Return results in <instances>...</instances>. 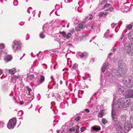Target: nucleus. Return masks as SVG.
<instances>
[{
    "mask_svg": "<svg viewBox=\"0 0 133 133\" xmlns=\"http://www.w3.org/2000/svg\"><path fill=\"white\" fill-rule=\"evenodd\" d=\"M118 67L117 71L116 70H113L111 74L113 77H122L126 75L127 71L126 65L124 63L119 62L118 63Z\"/></svg>",
    "mask_w": 133,
    "mask_h": 133,
    "instance_id": "nucleus-1",
    "label": "nucleus"
},
{
    "mask_svg": "<svg viewBox=\"0 0 133 133\" xmlns=\"http://www.w3.org/2000/svg\"><path fill=\"white\" fill-rule=\"evenodd\" d=\"M119 91H121L123 94L125 95L126 98H133V90L129 89L128 88H124L120 86L119 87Z\"/></svg>",
    "mask_w": 133,
    "mask_h": 133,
    "instance_id": "nucleus-2",
    "label": "nucleus"
},
{
    "mask_svg": "<svg viewBox=\"0 0 133 133\" xmlns=\"http://www.w3.org/2000/svg\"><path fill=\"white\" fill-rule=\"evenodd\" d=\"M115 94H114V96L115 97L113 101V104H112V108L114 109L117 110H120L123 108V106L122 105L121 103L120 102V99L117 98V99H119V101H117L116 100V97L117 96H116Z\"/></svg>",
    "mask_w": 133,
    "mask_h": 133,
    "instance_id": "nucleus-3",
    "label": "nucleus"
},
{
    "mask_svg": "<svg viewBox=\"0 0 133 133\" xmlns=\"http://www.w3.org/2000/svg\"><path fill=\"white\" fill-rule=\"evenodd\" d=\"M131 79L130 77H125L123 80V82L124 85V88H130L133 85V82L131 81Z\"/></svg>",
    "mask_w": 133,
    "mask_h": 133,
    "instance_id": "nucleus-4",
    "label": "nucleus"
},
{
    "mask_svg": "<svg viewBox=\"0 0 133 133\" xmlns=\"http://www.w3.org/2000/svg\"><path fill=\"white\" fill-rule=\"evenodd\" d=\"M123 50L128 54L131 52H132L133 54V43L131 42L129 43L128 42L124 44V48Z\"/></svg>",
    "mask_w": 133,
    "mask_h": 133,
    "instance_id": "nucleus-5",
    "label": "nucleus"
},
{
    "mask_svg": "<svg viewBox=\"0 0 133 133\" xmlns=\"http://www.w3.org/2000/svg\"><path fill=\"white\" fill-rule=\"evenodd\" d=\"M120 102L121 103L123 107L126 108L130 105V101L129 98H121L120 99Z\"/></svg>",
    "mask_w": 133,
    "mask_h": 133,
    "instance_id": "nucleus-6",
    "label": "nucleus"
},
{
    "mask_svg": "<svg viewBox=\"0 0 133 133\" xmlns=\"http://www.w3.org/2000/svg\"><path fill=\"white\" fill-rule=\"evenodd\" d=\"M16 118L10 119L7 124V127L9 129H13L16 124Z\"/></svg>",
    "mask_w": 133,
    "mask_h": 133,
    "instance_id": "nucleus-7",
    "label": "nucleus"
},
{
    "mask_svg": "<svg viewBox=\"0 0 133 133\" xmlns=\"http://www.w3.org/2000/svg\"><path fill=\"white\" fill-rule=\"evenodd\" d=\"M21 45V43L19 41L16 40L13 41L12 46L13 49L15 50V52H16V51L19 50L20 49Z\"/></svg>",
    "mask_w": 133,
    "mask_h": 133,
    "instance_id": "nucleus-8",
    "label": "nucleus"
},
{
    "mask_svg": "<svg viewBox=\"0 0 133 133\" xmlns=\"http://www.w3.org/2000/svg\"><path fill=\"white\" fill-rule=\"evenodd\" d=\"M132 127V125L129 121H127L124 124V128L127 131H129Z\"/></svg>",
    "mask_w": 133,
    "mask_h": 133,
    "instance_id": "nucleus-9",
    "label": "nucleus"
},
{
    "mask_svg": "<svg viewBox=\"0 0 133 133\" xmlns=\"http://www.w3.org/2000/svg\"><path fill=\"white\" fill-rule=\"evenodd\" d=\"M4 44H0V53L2 56H4L6 53L5 52Z\"/></svg>",
    "mask_w": 133,
    "mask_h": 133,
    "instance_id": "nucleus-10",
    "label": "nucleus"
},
{
    "mask_svg": "<svg viewBox=\"0 0 133 133\" xmlns=\"http://www.w3.org/2000/svg\"><path fill=\"white\" fill-rule=\"evenodd\" d=\"M78 55L81 58L85 59L88 56V54L87 52H85L83 53L80 52L78 53Z\"/></svg>",
    "mask_w": 133,
    "mask_h": 133,
    "instance_id": "nucleus-11",
    "label": "nucleus"
},
{
    "mask_svg": "<svg viewBox=\"0 0 133 133\" xmlns=\"http://www.w3.org/2000/svg\"><path fill=\"white\" fill-rule=\"evenodd\" d=\"M112 37V35L110 34L109 31V30H108L107 32H105L104 36V37L105 38H107L109 39Z\"/></svg>",
    "mask_w": 133,
    "mask_h": 133,
    "instance_id": "nucleus-12",
    "label": "nucleus"
},
{
    "mask_svg": "<svg viewBox=\"0 0 133 133\" xmlns=\"http://www.w3.org/2000/svg\"><path fill=\"white\" fill-rule=\"evenodd\" d=\"M60 33L65 38H66L67 39L69 38L71 35V34L70 33H68V34L66 35V33L64 31L60 32Z\"/></svg>",
    "mask_w": 133,
    "mask_h": 133,
    "instance_id": "nucleus-13",
    "label": "nucleus"
},
{
    "mask_svg": "<svg viewBox=\"0 0 133 133\" xmlns=\"http://www.w3.org/2000/svg\"><path fill=\"white\" fill-rule=\"evenodd\" d=\"M111 117L113 120L115 121H117V115L115 111L112 110Z\"/></svg>",
    "mask_w": 133,
    "mask_h": 133,
    "instance_id": "nucleus-14",
    "label": "nucleus"
},
{
    "mask_svg": "<svg viewBox=\"0 0 133 133\" xmlns=\"http://www.w3.org/2000/svg\"><path fill=\"white\" fill-rule=\"evenodd\" d=\"M12 59V57L10 55H5V56L4 57L5 61L6 62L10 61Z\"/></svg>",
    "mask_w": 133,
    "mask_h": 133,
    "instance_id": "nucleus-15",
    "label": "nucleus"
},
{
    "mask_svg": "<svg viewBox=\"0 0 133 133\" xmlns=\"http://www.w3.org/2000/svg\"><path fill=\"white\" fill-rule=\"evenodd\" d=\"M39 81L38 83V85H39L42 84L44 81L45 80L44 77L42 75H41L40 78H39Z\"/></svg>",
    "mask_w": 133,
    "mask_h": 133,
    "instance_id": "nucleus-16",
    "label": "nucleus"
},
{
    "mask_svg": "<svg viewBox=\"0 0 133 133\" xmlns=\"http://www.w3.org/2000/svg\"><path fill=\"white\" fill-rule=\"evenodd\" d=\"M91 129H92V130H91L92 131V130L93 131H98L100 130L101 129V128L100 126H99L95 125L92 127H91Z\"/></svg>",
    "mask_w": 133,
    "mask_h": 133,
    "instance_id": "nucleus-17",
    "label": "nucleus"
},
{
    "mask_svg": "<svg viewBox=\"0 0 133 133\" xmlns=\"http://www.w3.org/2000/svg\"><path fill=\"white\" fill-rule=\"evenodd\" d=\"M85 23V22H83V24L81 23L79 24L78 26L76 28V31H78L80 29H82L83 28V25H84Z\"/></svg>",
    "mask_w": 133,
    "mask_h": 133,
    "instance_id": "nucleus-18",
    "label": "nucleus"
},
{
    "mask_svg": "<svg viewBox=\"0 0 133 133\" xmlns=\"http://www.w3.org/2000/svg\"><path fill=\"white\" fill-rule=\"evenodd\" d=\"M27 79L28 81H29H29H31L34 80L35 79V77L33 75L31 74L28 76Z\"/></svg>",
    "mask_w": 133,
    "mask_h": 133,
    "instance_id": "nucleus-19",
    "label": "nucleus"
},
{
    "mask_svg": "<svg viewBox=\"0 0 133 133\" xmlns=\"http://www.w3.org/2000/svg\"><path fill=\"white\" fill-rule=\"evenodd\" d=\"M128 37L130 41H133V32H130L128 35Z\"/></svg>",
    "mask_w": 133,
    "mask_h": 133,
    "instance_id": "nucleus-20",
    "label": "nucleus"
},
{
    "mask_svg": "<svg viewBox=\"0 0 133 133\" xmlns=\"http://www.w3.org/2000/svg\"><path fill=\"white\" fill-rule=\"evenodd\" d=\"M97 29L98 30V31H97V32H99L100 31L99 28H98L97 26L96 25V24H93V25H91V29Z\"/></svg>",
    "mask_w": 133,
    "mask_h": 133,
    "instance_id": "nucleus-21",
    "label": "nucleus"
},
{
    "mask_svg": "<svg viewBox=\"0 0 133 133\" xmlns=\"http://www.w3.org/2000/svg\"><path fill=\"white\" fill-rule=\"evenodd\" d=\"M8 71H9V73L11 74H14L16 72V69L14 68L10 70H8Z\"/></svg>",
    "mask_w": 133,
    "mask_h": 133,
    "instance_id": "nucleus-22",
    "label": "nucleus"
},
{
    "mask_svg": "<svg viewBox=\"0 0 133 133\" xmlns=\"http://www.w3.org/2000/svg\"><path fill=\"white\" fill-rule=\"evenodd\" d=\"M129 9V6H126L125 5L123 6L122 8V10H123V11L127 12L128 11Z\"/></svg>",
    "mask_w": 133,
    "mask_h": 133,
    "instance_id": "nucleus-23",
    "label": "nucleus"
},
{
    "mask_svg": "<svg viewBox=\"0 0 133 133\" xmlns=\"http://www.w3.org/2000/svg\"><path fill=\"white\" fill-rule=\"evenodd\" d=\"M104 115V114L103 111H101L99 112L98 115V117L100 118H102L103 117Z\"/></svg>",
    "mask_w": 133,
    "mask_h": 133,
    "instance_id": "nucleus-24",
    "label": "nucleus"
},
{
    "mask_svg": "<svg viewBox=\"0 0 133 133\" xmlns=\"http://www.w3.org/2000/svg\"><path fill=\"white\" fill-rule=\"evenodd\" d=\"M106 66V63H104L102 65V67L101 68V71L103 72H104L106 68H107Z\"/></svg>",
    "mask_w": 133,
    "mask_h": 133,
    "instance_id": "nucleus-25",
    "label": "nucleus"
},
{
    "mask_svg": "<svg viewBox=\"0 0 133 133\" xmlns=\"http://www.w3.org/2000/svg\"><path fill=\"white\" fill-rule=\"evenodd\" d=\"M107 14L106 12H100L99 13L98 16L99 17H101L105 16Z\"/></svg>",
    "mask_w": 133,
    "mask_h": 133,
    "instance_id": "nucleus-26",
    "label": "nucleus"
},
{
    "mask_svg": "<svg viewBox=\"0 0 133 133\" xmlns=\"http://www.w3.org/2000/svg\"><path fill=\"white\" fill-rule=\"evenodd\" d=\"M109 8L107 9V11H112L114 10V8L113 7L111 6V5L110 4V5Z\"/></svg>",
    "mask_w": 133,
    "mask_h": 133,
    "instance_id": "nucleus-27",
    "label": "nucleus"
},
{
    "mask_svg": "<svg viewBox=\"0 0 133 133\" xmlns=\"http://www.w3.org/2000/svg\"><path fill=\"white\" fill-rule=\"evenodd\" d=\"M122 125H117V128L118 129V130L119 131V132H121L122 131V125Z\"/></svg>",
    "mask_w": 133,
    "mask_h": 133,
    "instance_id": "nucleus-28",
    "label": "nucleus"
},
{
    "mask_svg": "<svg viewBox=\"0 0 133 133\" xmlns=\"http://www.w3.org/2000/svg\"><path fill=\"white\" fill-rule=\"evenodd\" d=\"M110 4H107L105 5L102 7V9H103L105 8H109Z\"/></svg>",
    "mask_w": 133,
    "mask_h": 133,
    "instance_id": "nucleus-29",
    "label": "nucleus"
},
{
    "mask_svg": "<svg viewBox=\"0 0 133 133\" xmlns=\"http://www.w3.org/2000/svg\"><path fill=\"white\" fill-rule=\"evenodd\" d=\"M121 120L122 121H126V116L125 115H123L121 116Z\"/></svg>",
    "mask_w": 133,
    "mask_h": 133,
    "instance_id": "nucleus-30",
    "label": "nucleus"
},
{
    "mask_svg": "<svg viewBox=\"0 0 133 133\" xmlns=\"http://www.w3.org/2000/svg\"><path fill=\"white\" fill-rule=\"evenodd\" d=\"M102 122L103 124H105L106 123H108V121L105 118H103L102 120Z\"/></svg>",
    "mask_w": 133,
    "mask_h": 133,
    "instance_id": "nucleus-31",
    "label": "nucleus"
},
{
    "mask_svg": "<svg viewBox=\"0 0 133 133\" xmlns=\"http://www.w3.org/2000/svg\"><path fill=\"white\" fill-rule=\"evenodd\" d=\"M39 36L41 38H44L45 37V35L42 32H41L39 34Z\"/></svg>",
    "mask_w": 133,
    "mask_h": 133,
    "instance_id": "nucleus-32",
    "label": "nucleus"
},
{
    "mask_svg": "<svg viewBox=\"0 0 133 133\" xmlns=\"http://www.w3.org/2000/svg\"><path fill=\"white\" fill-rule=\"evenodd\" d=\"M126 27L127 29L129 30L131 29L132 28V25L130 24L127 25L126 26Z\"/></svg>",
    "mask_w": 133,
    "mask_h": 133,
    "instance_id": "nucleus-33",
    "label": "nucleus"
},
{
    "mask_svg": "<svg viewBox=\"0 0 133 133\" xmlns=\"http://www.w3.org/2000/svg\"><path fill=\"white\" fill-rule=\"evenodd\" d=\"M116 25L117 24L114 23H112L111 24V26L112 28H115Z\"/></svg>",
    "mask_w": 133,
    "mask_h": 133,
    "instance_id": "nucleus-34",
    "label": "nucleus"
},
{
    "mask_svg": "<svg viewBox=\"0 0 133 133\" xmlns=\"http://www.w3.org/2000/svg\"><path fill=\"white\" fill-rule=\"evenodd\" d=\"M26 88L27 90L29 92L28 94L30 95V92L32 91V90L30 88H29L28 86H26Z\"/></svg>",
    "mask_w": 133,
    "mask_h": 133,
    "instance_id": "nucleus-35",
    "label": "nucleus"
},
{
    "mask_svg": "<svg viewBox=\"0 0 133 133\" xmlns=\"http://www.w3.org/2000/svg\"><path fill=\"white\" fill-rule=\"evenodd\" d=\"M81 117H80L78 116L75 117V119L77 122L78 121L81 119Z\"/></svg>",
    "mask_w": 133,
    "mask_h": 133,
    "instance_id": "nucleus-36",
    "label": "nucleus"
},
{
    "mask_svg": "<svg viewBox=\"0 0 133 133\" xmlns=\"http://www.w3.org/2000/svg\"><path fill=\"white\" fill-rule=\"evenodd\" d=\"M76 130V128L75 127H73L69 129V131L70 132L74 131Z\"/></svg>",
    "mask_w": 133,
    "mask_h": 133,
    "instance_id": "nucleus-37",
    "label": "nucleus"
},
{
    "mask_svg": "<svg viewBox=\"0 0 133 133\" xmlns=\"http://www.w3.org/2000/svg\"><path fill=\"white\" fill-rule=\"evenodd\" d=\"M87 36L84 35V36H80V38L81 39V40H83L84 38V39L86 38L85 37H87Z\"/></svg>",
    "mask_w": 133,
    "mask_h": 133,
    "instance_id": "nucleus-38",
    "label": "nucleus"
},
{
    "mask_svg": "<svg viewBox=\"0 0 133 133\" xmlns=\"http://www.w3.org/2000/svg\"><path fill=\"white\" fill-rule=\"evenodd\" d=\"M78 65L76 64H75L73 66V68L74 69L76 70L77 68Z\"/></svg>",
    "mask_w": 133,
    "mask_h": 133,
    "instance_id": "nucleus-39",
    "label": "nucleus"
},
{
    "mask_svg": "<svg viewBox=\"0 0 133 133\" xmlns=\"http://www.w3.org/2000/svg\"><path fill=\"white\" fill-rule=\"evenodd\" d=\"M13 4L15 6H17L18 4V2L17 0H15L13 2Z\"/></svg>",
    "mask_w": 133,
    "mask_h": 133,
    "instance_id": "nucleus-40",
    "label": "nucleus"
},
{
    "mask_svg": "<svg viewBox=\"0 0 133 133\" xmlns=\"http://www.w3.org/2000/svg\"><path fill=\"white\" fill-rule=\"evenodd\" d=\"M76 131L75 132V133H78L79 132V127L78 126H76Z\"/></svg>",
    "mask_w": 133,
    "mask_h": 133,
    "instance_id": "nucleus-41",
    "label": "nucleus"
},
{
    "mask_svg": "<svg viewBox=\"0 0 133 133\" xmlns=\"http://www.w3.org/2000/svg\"><path fill=\"white\" fill-rule=\"evenodd\" d=\"M32 9L31 7H29L27 9V12L29 13L30 14L31 12L32 11Z\"/></svg>",
    "mask_w": 133,
    "mask_h": 133,
    "instance_id": "nucleus-42",
    "label": "nucleus"
},
{
    "mask_svg": "<svg viewBox=\"0 0 133 133\" xmlns=\"http://www.w3.org/2000/svg\"><path fill=\"white\" fill-rule=\"evenodd\" d=\"M4 123L2 121H0V128H2L4 125Z\"/></svg>",
    "mask_w": 133,
    "mask_h": 133,
    "instance_id": "nucleus-43",
    "label": "nucleus"
},
{
    "mask_svg": "<svg viewBox=\"0 0 133 133\" xmlns=\"http://www.w3.org/2000/svg\"><path fill=\"white\" fill-rule=\"evenodd\" d=\"M86 129V128L85 127H82L81 128V132H84Z\"/></svg>",
    "mask_w": 133,
    "mask_h": 133,
    "instance_id": "nucleus-44",
    "label": "nucleus"
},
{
    "mask_svg": "<svg viewBox=\"0 0 133 133\" xmlns=\"http://www.w3.org/2000/svg\"><path fill=\"white\" fill-rule=\"evenodd\" d=\"M92 18V17H89V16H87L85 17V19L86 21H87L88 20L91 19Z\"/></svg>",
    "mask_w": 133,
    "mask_h": 133,
    "instance_id": "nucleus-45",
    "label": "nucleus"
},
{
    "mask_svg": "<svg viewBox=\"0 0 133 133\" xmlns=\"http://www.w3.org/2000/svg\"><path fill=\"white\" fill-rule=\"evenodd\" d=\"M19 76H16V75H14V76L13 77V79H14L15 81L18 78Z\"/></svg>",
    "mask_w": 133,
    "mask_h": 133,
    "instance_id": "nucleus-46",
    "label": "nucleus"
},
{
    "mask_svg": "<svg viewBox=\"0 0 133 133\" xmlns=\"http://www.w3.org/2000/svg\"><path fill=\"white\" fill-rule=\"evenodd\" d=\"M131 108L133 111V101L131 102Z\"/></svg>",
    "mask_w": 133,
    "mask_h": 133,
    "instance_id": "nucleus-47",
    "label": "nucleus"
},
{
    "mask_svg": "<svg viewBox=\"0 0 133 133\" xmlns=\"http://www.w3.org/2000/svg\"><path fill=\"white\" fill-rule=\"evenodd\" d=\"M124 34H122V36H121V38H120V40H122V39H123V38L124 37Z\"/></svg>",
    "mask_w": 133,
    "mask_h": 133,
    "instance_id": "nucleus-48",
    "label": "nucleus"
},
{
    "mask_svg": "<svg viewBox=\"0 0 133 133\" xmlns=\"http://www.w3.org/2000/svg\"><path fill=\"white\" fill-rule=\"evenodd\" d=\"M85 110L87 113H88L89 112L90 110L89 109H85Z\"/></svg>",
    "mask_w": 133,
    "mask_h": 133,
    "instance_id": "nucleus-49",
    "label": "nucleus"
},
{
    "mask_svg": "<svg viewBox=\"0 0 133 133\" xmlns=\"http://www.w3.org/2000/svg\"><path fill=\"white\" fill-rule=\"evenodd\" d=\"M95 58H92L91 59V61L92 62H94L95 61Z\"/></svg>",
    "mask_w": 133,
    "mask_h": 133,
    "instance_id": "nucleus-50",
    "label": "nucleus"
},
{
    "mask_svg": "<svg viewBox=\"0 0 133 133\" xmlns=\"http://www.w3.org/2000/svg\"><path fill=\"white\" fill-rule=\"evenodd\" d=\"M24 103L22 101H20L19 102V103L21 105H22Z\"/></svg>",
    "mask_w": 133,
    "mask_h": 133,
    "instance_id": "nucleus-51",
    "label": "nucleus"
},
{
    "mask_svg": "<svg viewBox=\"0 0 133 133\" xmlns=\"http://www.w3.org/2000/svg\"><path fill=\"white\" fill-rule=\"evenodd\" d=\"M105 2V1H102V2L101 3V4L103 5V4H104V2Z\"/></svg>",
    "mask_w": 133,
    "mask_h": 133,
    "instance_id": "nucleus-52",
    "label": "nucleus"
},
{
    "mask_svg": "<svg viewBox=\"0 0 133 133\" xmlns=\"http://www.w3.org/2000/svg\"><path fill=\"white\" fill-rule=\"evenodd\" d=\"M24 23V22H21L19 23V24L20 25H22V24H23Z\"/></svg>",
    "mask_w": 133,
    "mask_h": 133,
    "instance_id": "nucleus-53",
    "label": "nucleus"
},
{
    "mask_svg": "<svg viewBox=\"0 0 133 133\" xmlns=\"http://www.w3.org/2000/svg\"><path fill=\"white\" fill-rule=\"evenodd\" d=\"M83 78L84 80H85L87 79V78L86 77H83Z\"/></svg>",
    "mask_w": 133,
    "mask_h": 133,
    "instance_id": "nucleus-54",
    "label": "nucleus"
},
{
    "mask_svg": "<svg viewBox=\"0 0 133 133\" xmlns=\"http://www.w3.org/2000/svg\"><path fill=\"white\" fill-rule=\"evenodd\" d=\"M109 65H110V64H109V63H108L107 64V66H106V67H107V68H108V66H109Z\"/></svg>",
    "mask_w": 133,
    "mask_h": 133,
    "instance_id": "nucleus-55",
    "label": "nucleus"
},
{
    "mask_svg": "<svg viewBox=\"0 0 133 133\" xmlns=\"http://www.w3.org/2000/svg\"><path fill=\"white\" fill-rule=\"evenodd\" d=\"M60 83L61 84H62L63 83V82L62 81H61L60 82Z\"/></svg>",
    "mask_w": 133,
    "mask_h": 133,
    "instance_id": "nucleus-56",
    "label": "nucleus"
},
{
    "mask_svg": "<svg viewBox=\"0 0 133 133\" xmlns=\"http://www.w3.org/2000/svg\"><path fill=\"white\" fill-rule=\"evenodd\" d=\"M65 3H68L69 2V1L68 0H65Z\"/></svg>",
    "mask_w": 133,
    "mask_h": 133,
    "instance_id": "nucleus-57",
    "label": "nucleus"
},
{
    "mask_svg": "<svg viewBox=\"0 0 133 133\" xmlns=\"http://www.w3.org/2000/svg\"><path fill=\"white\" fill-rule=\"evenodd\" d=\"M112 55V53L111 52L109 54V55L110 56H111V55Z\"/></svg>",
    "mask_w": 133,
    "mask_h": 133,
    "instance_id": "nucleus-58",
    "label": "nucleus"
},
{
    "mask_svg": "<svg viewBox=\"0 0 133 133\" xmlns=\"http://www.w3.org/2000/svg\"><path fill=\"white\" fill-rule=\"evenodd\" d=\"M59 132V130H57V132L58 133Z\"/></svg>",
    "mask_w": 133,
    "mask_h": 133,
    "instance_id": "nucleus-59",
    "label": "nucleus"
},
{
    "mask_svg": "<svg viewBox=\"0 0 133 133\" xmlns=\"http://www.w3.org/2000/svg\"><path fill=\"white\" fill-rule=\"evenodd\" d=\"M112 50H113V51H115V49H114Z\"/></svg>",
    "mask_w": 133,
    "mask_h": 133,
    "instance_id": "nucleus-60",
    "label": "nucleus"
},
{
    "mask_svg": "<svg viewBox=\"0 0 133 133\" xmlns=\"http://www.w3.org/2000/svg\"><path fill=\"white\" fill-rule=\"evenodd\" d=\"M51 79H53V76H51Z\"/></svg>",
    "mask_w": 133,
    "mask_h": 133,
    "instance_id": "nucleus-61",
    "label": "nucleus"
},
{
    "mask_svg": "<svg viewBox=\"0 0 133 133\" xmlns=\"http://www.w3.org/2000/svg\"><path fill=\"white\" fill-rule=\"evenodd\" d=\"M92 41V40H90V42H91Z\"/></svg>",
    "mask_w": 133,
    "mask_h": 133,
    "instance_id": "nucleus-62",
    "label": "nucleus"
},
{
    "mask_svg": "<svg viewBox=\"0 0 133 133\" xmlns=\"http://www.w3.org/2000/svg\"><path fill=\"white\" fill-rule=\"evenodd\" d=\"M2 56V55H1V53H0V56Z\"/></svg>",
    "mask_w": 133,
    "mask_h": 133,
    "instance_id": "nucleus-63",
    "label": "nucleus"
},
{
    "mask_svg": "<svg viewBox=\"0 0 133 133\" xmlns=\"http://www.w3.org/2000/svg\"><path fill=\"white\" fill-rule=\"evenodd\" d=\"M57 5H55V7L56 8V7Z\"/></svg>",
    "mask_w": 133,
    "mask_h": 133,
    "instance_id": "nucleus-64",
    "label": "nucleus"
}]
</instances>
